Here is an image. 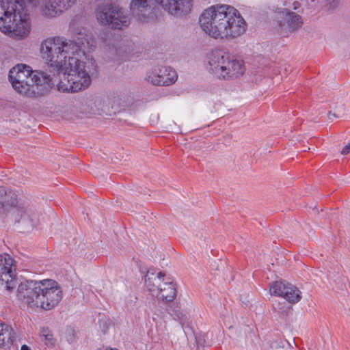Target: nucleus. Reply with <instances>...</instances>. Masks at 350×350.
I'll use <instances>...</instances> for the list:
<instances>
[{"label":"nucleus","mask_w":350,"mask_h":350,"mask_svg":"<svg viewBox=\"0 0 350 350\" xmlns=\"http://www.w3.org/2000/svg\"><path fill=\"white\" fill-rule=\"evenodd\" d=\"M76 1L0 0V31L14 40H25L31 31L27 5L38 8L42 16L53 18L70 8Z\"/></svg>","instance_id":"obj_2"},{"label":"nucleus","mask_w":350,"mask_h":350,"mask_svg":"<svg viewBox=\"0 0 350 350\" xmlns=\"http://www.w3.org/2000/svg\"><path fill=\"white\" fill-rule=\"evenodd\" d=\"M350 152V142L342 149L341 154H347Z\"/></svg>","instance_id":"obj_18"},{"label":"nucleus","mask_w":350,"mask_h":350,"mask_svg":"<svg viewBox=\"0 0 350 350\" xmlns=\"http://www.w3.org/2000/svg\"><path fill=\"white\" fill-rule=\"evenodd\" d=\"M270 293L286 299L290 303H296L301 299V292L295 286L284 283V282H275L270 286Z\"/></svg>","instance_id":"obj_13"},{"label":"nucleus","mask_w":350,"mask_h":350,"mask_svg":"<svg viewBox=\"0 0 350 350\" xmlns=\"http://www.w3.org/2000/svg\"><path fill=\"white\" fill-rule=\"evenodd\" d=\"M104 350H118V349H105Z\"/></svg>","instance_id":"obj_22"},{"label":"nucleus","mask_w":350,"mask_h":350,"mask_svg":"<svg viewBox=\"0 0 350 350\" xmlns=\"http://www.w3.org/2000/svg\"><path fill=\"white\" fill-rule=\"evenodd\" d=\"M41 334H42V336L43 337H44V339L46 341V345H49V344L52 345L53 343V334L51 333V332L48 329L43 328L41 330Z\"/></svg>","instance_id":"obj_17"},{"label":"nucleus","mask_w":350,"mask_h":350,"mask_svg":"<svg viewBox=\"0 0 350 350\" xmlns=\"http://www.w3.org/2000/svg\"><path fill=\"white\" fill-rule=\"evenodd\" d=\"M177 78V73L174 69L165 66L149 73L146 79L154 85H170L175 83Z\"/></svg>","instance_id":"obj_14"},{"label":"nucleus","mask_w":350,"mask_h":350,"mask_svg":"<svg viewBox=\"0 0 350 350\" xmlns=\"http://www.w3.org/2000/svg\"><path fill=\"white\" fill-rule=\"evenodd\" d=\"M11 213L16 222L23 221L34 226L39 218V212L25 202H19L17 195L0 187V216Z\"/></svg>","instance_id":"obj_7"},{"label":"nucleus","mask_w":350,"mask_h":350,"mask_svg":"<svg viewBox=\"0 0 350 350\" xmlns=\"http://www.w3.org/2000/svg\"><path fill=\"white\" fill-rule=\"evenodd\" d=\"M55 73L33 71L29 66L17 64L9 72L13 88L20 94L31 96L36 91L43 92L55 85Z\"/></svg>","instance_id":"obj_5"},{"label":"nucleus","mask_w":350,"mask_h":350,"mask_svg":"<svg viewBox=\"0 0 350 350\" xmlns=\"http://www.w3.org/2000/svg\"><path fill=\"white\" fill-rule=\"evenodd\" d=\"M152 0H131L130 10L134 17L139 21L146 18L150 12ZM168 12L174 16L189 13L192 6V0H154Z\"/></svg>","instance_id":"obj_8"},{"label":"nucleus","mask_w":350,"mask_h":350,"mask_svg":"<svg viewBox=\"0 0 350 350\" xmlns=\"http://www.w3.org/2000/svg\"><path fill=\"white\" fill-rule=\"evenodd\" d=\"M133 98L125 94H115L109 99L108 104L111 106L113 113L125 109L133 104Z\"/></svg>","instance_id":"obj_15"},{"label":"nucleus","mask_w":350,"mask_h":350,"mask_svg":"<svg viewBox=\"0 0 350 350\" xmlns=\"http://www.w3.org/2000/svg\"><path fill=\"white\" fill-rule=\"evenodd\" d=\"M295 4L299 5V3H298V2H295V3H294V5H294V9H296V8H297V5H296Z\"/></svg>","instance_id":"obj_21"},{"label":"nucleus","mask_w":350,"mask_h":350,"mask_svg":"<svg viewBox=\"0 0 350 350\" xmlns=\"http://www.w3.org/2000/svg\"><path fill=\"white\" fill-rule=\"evenodd\" d=\"M14 259L7 254L0 255V282L5 284L8 291H12L16 285V267Z\"/></svg>","instance_id":"obj_12"},{"label":"nucleus","mask_w":350,"mask_h":350,"mask_svg":"<svg viewBox=\"0 0 350 350\" xmlns=\"http://www.w3.org/2000/svg\"><path fill=\"white\" fill-rule=\"evenodd\" d=\"M16 297L25 306L33 310H50L62 300V291L53 280H30L18 285Z\"/></svg>","instance_id":"obj_4"},{"label":"nucleus","mask_w":350,"mask_h":350,"mask_svg":"<svg viewBox=\"0 0 350 350\" xmlns=\"http://www.w3.org/2000/svg\"><path fill=\"white\" fill-rule=\"evenodd\" d=\"M14 340L12 328L6 324L0 323V347H9Z\"/></svg>","instance_id":"obj_16"},{"label":"nucleus","mask_w":350,"mask_h":350,"mask_svg":"<svg viewBox=\"0 0 350 350\" xmlns=\"http://www.w3.org/2000/svg\"><path fill=\"white\" fill-rule=\"evenodd\" d=\"M271 349L272 350H284L283 347H282L278 343H273L271 345Z\"/></svg>","instance_id":"obj_19"},{"label":"nucleus","mask_w":350,"mask_h":350,"mask_svg":"<svg viewBox=\"0 0 350 350\" xmlns=\"http://www.w3.org/2000/svg\"><path fill=\"white\" fill-rule=\"evenodd\" d=\"M276 21L282 33H291L302 26L300 15L287 8H280L276 12Z\"/></svg>","instance_id":"obj_11"},{"label":"nucleus","mask_w":350,"mask_h":350,"mask_svg":"<svg viewBox=\"0 0 350 350\" xmlns=\"http://www.w3.org/2000/svg\"><path fill=\"white\" fill-rule=\"evenodd\" d=\"M104 350H118V349H105Z\"/></svg>","instance_id":"obj_23"},{"label":"nucleus","mask_w":350,"mask_h":350,"mask_svg":"<svg viewBox=\"0 0 350 350\" xmlns=\"http://www.w3.org/2000/svg\"><path fill=\"white\" fill-rule=\"evenodd\" d=\"M206 59V69L219 79H235L245 72L243 60L221 49L211 51Z\"/></svg>","instance_id":"obj_6"},{"label":"nucleus","mask_w":350,"mask_h":350,"mask_svg":"<svg viewBox=\"0 0 350 350\" xmlns=\"http://www.w3.org/2000/svg\"><path fill=\"white\" fill-rule=\"evenodd\" d=\"M75 41L60 37L44 40L40 53L47 65L53 68L55 85L59 90L77 92L88 88L92 82V76L96 72L95 60L87 53L96 48L92 33L82 29L77 33Z\"/></svg>","instance_id":"obj_1"},{"label":"nucleus","mask_w":350,"mask_h":350,"mask_svg":"<svg viewBox=\"0 0 350 350\" xmlns=\"http://www.w3.org/2000/svg\"><path fill=\"white\" fill-rule=\"evenodd\" d=\"M202 31L215 40H231L245 33L247 23L239 12L228 5H211L200 16Z\"/></svg>","instance_id":"obj_3"},{"label":"nucleus","mask_w":350,"mask_h":350,"mask_svg":"<svg viewBox=\"0 0 350 350\" xmlns=\"http://www.w3.org/2000/svg\"><path fill=\"white\" fill-rule=\"evenodd\" d=\"M95 14L99 23L113 29H123L131 23V18L124 10L111 3L99 5Z\"/></svg>","instance_id":"obj_10"},{"label":"nucleus","mask_w":350,"mask_h":350,"mask_svg":"<svg viewBox=\"0 0 350 350\" xmlns=\"http://www.w3.org/2000/svg\"><path fill=\"white\" fill-rule=\"evenodd\" d=\"M145 282L150 294L164 302L172 301L176 296V284L169 278H165L162 272L157 274L148 271Z\"/></svg>","instance_id":"obj_9"},{"label":"nucleus","mask_w":350,"mask_h":350,"mask_svg":"<svg viewBox=\"0 0 350 350\" xmlns=\"http://www.w3.org/2000/svg\"><path fill=\"white\" fill-rule=\"evenodd\" d=\"M21 350H31V349H30V348L27 345H23L21 347Z\"/></svg>","instance_id":"obj_20"}]
</instances>
